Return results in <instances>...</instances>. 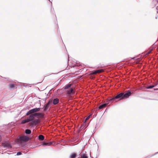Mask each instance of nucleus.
Here are the masks:
<instances>
[{"label":"nucleus","mask_w":158,"mask_h":158,"mask_svg":"<svg viewBox=\"0 0 158 158\" xmlns=\"http://www.w3.org/2000/svg\"><path fill=\"white\" fill-rule=\"evenodd\" d=\"M156 19H157V17H156Z\"/></svg>","instance_id":"nucleus-28"},{"label":"nucleus","mask_w":158,"mask_h":158,"mask_svg":"<svg viewBox=\"0 0 158 158\" xmlns=\"http://www.w3.org/2000/svg\"><path fill=\"white\" fill-rule=\"evenodd\" d=\"M154 87V85H151L150 86H148L147 87V89H152Z\"/></svg>","instance_id":"nucleus-21"},{"label":"nucleus","mask_w":158,"mask_h":158,"mask_svg":"<svg viewBox=\"0 0 158 158\" xmlns=\"http://www.w3.org/2000/svg\"><path fill=\"white\" fill-rule=\"evenodd\" d=\"M44 137L42 135H40L39 136V139L40 140H43L44 139Z\"/></svg>","instance_id":"nucleus-15"},{"label":"nucleus","mask_w":158,"mask_h":158,"mask_svg":"<svg viewBox=\"0 0 158 158\" xmlns=\"http://www.w3.org/2000/svg\"><path fill=\"white\" fill-rule=\"evenodd\" d=\"M59 102V100L58 98H56L54 99L53 101V103L54 105H55L57 104Z\"/></svg>","instance_id":"nucleus-10"},{"label":"nucleus","mask_w":158,"mask_h":158,"mask_svg":"<svg viewBox=\"0 0 158 158\" xmlns=\"http://www.w3.org/2000/svg\"><path fill=\"white\" fill-rule=\"evenodd\" d=\"M82 127H83V126H82H82H81V128H82Z\"/></svg>","instance_id":"nucleus-27"},{"label":"nucleus","mask_w":158,"mask_h":158,"mask_svg":"<svg viewBox=\"0 0 158 158\" xmlns=\"http://www.w3.org/2000/svg\"><path fill=\"white\" fill-rule=\"evenodd\" d=\"M104 71V70L102 69H99L97 70L94 72H93L90 73V75H92L93 74H96L97 73H99Z\"/></svg>","instance_id":"nucleus-5"},{"label":"nucleus","mask_w":158,"mask_h":158,"mask_svg":"<svg viewBox=\"0 0 158 158\" xmlns=\"http://www.w3.org/2000/svg\"><path fill=\"white\" fill-rule=\"evenodd\" d=\"M132 94L131 92L129 90L126 91L125 93H121L117 94L116 96L110 99L109 102L112 103L113 102H116L118 101L128 98Z\"/></svg>","instance_id":"nucleus-1"},{"label":"nucleus","mask_w":158,"mask_h":158,"mask_svg":"<svg viewBox=\"0 0 158 158\" xmlns=\"http://www.w3.org/2000/svg\"><path fill=\"white\" fill-rule=\"evenodd\" d=\"M72 85V84H70L66 85L64 88L65 89H69Z\"/></svg>","instance_id":"nucleus-18"},{"label":"nucleus","mask_w":158,"mask_h":158,"mask_svg":"<svg viewBox=\"0 0 158 158\" xmlns=\"http://www.w3.org/2000/svg\"><path fill=\"white\" fill-rule=\"evenodd\" d=\"M36 124V122L35 120L32 121L31 122L29 123V124L31 126L35 125Z\"/></svg>","instance_id":"nucleus-14"},{"label":"nucleus","mask_w":158,"mask_h":158,"mask_svg":"<svg viewBox=\"0 0 158 158\" xmlns=\"http://www.w3.org/2000/svg\"><path fill=\"white\" fill-rule=\"evenodd\" d=\"M40 110V108H35L31 109L27 112V113H26V115L28 116L31 114H33L35 112L39 111Z\"/></svg>","instance_id":"nucleus-3"},{"label":"nucleus","mask_w":158,"mask_h":158,"mask_svg":"<svg viewBox=\"0 0 158 158\" xmlns=\"http://www.w3.org/2000/svg\"><path fill=\"white\" fill-rule=\"evenodd\" d=\"M81 158H88V156L87 154L86 153H83L81 155Z\"/></svg>","instance_id":"nucleus-12"},{"label":"nucleus","mask_w":158,"mask_h":158,"mask_svg":"<svg viewBox=\"0 0 158 158\" xmlns=\"http://www.w3.org/2000/svg\"><path fill=\"white\" fill-rule=\"evenodd\" d=\"M1 138H2V137L0 135V142L1 141Z\"/></svg>","instance_id":"nucleus-26"},{"label":"nucleus","mask_w":158,"mask_h":158,"mask_svg":"<svg viewBox=\"0 0 158 158\" xmlns=\"http://www.w3.org/2000/svg\"><path fill=\"white\" fill-rule=\"evenodd\" d=\"M52 142L44 143V145L46 146H50L52 145Z\"/></svg>","instance_id":"nucleus-19"},{"label":"nucleus","mask_w":158,"mask_h":158,"mask_svg":"<svg viewBox=\"0 0 158 158\" xmlns=\"http://www.w3.org/2000/svg\"><path fill=\"white\" fill-rule=\"evenodd\" d=\"M21 154L20 152H18L17 153V155H20Z\"/></svg>","instance_id":"nucleus-23"},{"label":"nucleus","mask_w":158,"mask_h":158,"mask_svg":"<svg viewBox=\"0 0 158 158\" xmlns=\"http://www.w3.org/2000/svg\"><path fill=\"white\" fill-rule=\"evenodd\" d=\"M29 122V120L27 118L26 119H25L23 120L22 121L21 123L22 124H24L26 123H27Z\"/></svg>","instance_id":"nucleus-17"},{"label":"nucleus","mask_w":158,"mask_h":158,"mask_svg":"<svg viewBox=\"0 0 158 158\" xmlns=\"http://www.w3.org/2000/svg\"><path fill=\"white\" fill-rule=\"evenodd\" d=\"M76 156V154L75 153H73L70 156V158H75Z\"/></svg>","instance_id":"nucleus-16"},{"label":"nucleus","mask_w":158,"mask_h":158,"mask_svg":"<svg viewBox=\"0 0 158 158\" xmlns=\"http://www.w3.org/2000/svg\"><path fill=\"white\" fill-rule=\"evenodd\" d=\"M25 133L27 134H30L31 133V131L29 129H27L25 130Z\"/></svg>","instance_id":"nucleus-20"},{"label":"nucleus","mask_w":158,"mask_h":158,"mask_svg":"<svg viewBox=\"0 0 158 158\" xmlns=\"http://www.w3.org/2000/svg\"><path fill=\"white\" fill-rule=\"evenodd\" d=\"M29 139V137L27 136H21L18 139V142L19 143H21L23 142H26L28 141Z\"/></svg>","instance_id":"nucleus-2"},{"label":"nucleus","mask_w":158,"mask_h":158,"mask_svg":"<svg viewBox=\"0 0 158 158\" xmlns=\"http://www.w3.org/2000/svg\"><path fill=\"white\" fill-rule=\"evenodd\" d=\"M107 104H104L102 105L99 106L98 108L99 109H102L105 107L107 105Z\"/></svg>","instance_id":"nucleus-11"},{"label":"nucleus","mask_w":158,"mask_h":158,"mask_svg":"<svg viewBox=\"0 0 158 158\" xmlns=\"http://www.w3.org/2000/svg\"><path fill=\"white\" fill-rule=\"evenodd\" d=\"M4 148H11V146L9 143H4L2 145Z\"/></svg>","instance_id":"nucleus-9"},{"label":"nucleus","mask_w":158,"mask_h":158,"mask_svg":"<svg viewBox=\"0 0 158 158\" xmlns=\"http://www.w3.org/2000/svg\"><path fill=\"white\" fill-rule=\"evenodd\" d=\"M90 118V116H88L85 119V122L84 123H85L86 121H87V120H88Z\"/></svg>","instance_id":"nucleus-22"},{"label":"nucleus","mask_w":158,"mask_h":158,"mask_svg":"<svg viewBox=\"0 0 158 158\" xmlns=\"http://www.w3.org/2000/svg\"><path fill=\"white\" fill-rule=\"evenodd\" d=\"M52 100H50L49 102L45 105L44 106V111H45L48 109L49 105L52 103Z\"/></svg>","instance_id":"nucleus-4"},{"label":"nucleus","mask_w":158,"mask_h":158,"mask_svg":"<svg viewBox=\"0 0 158 158\" xmlns=\"http://www.w3.org/2000/svg\"><path fill=\"white\" fill-rule=\"evenodd\" d=\"M9 88L11 89H14L15 86V85L14 84H10L9 85Z\"/></svg>","instance_id":"nucleus-13"},{"label":"nucleus","mask_w":158,"mask_h":158,"mask_svg":"<svg viewBox=\"0 0 158 158\" xmlns=\"http://www.w3.org/2000/svg\"><path fill=\"white\" fill-rule=\"evenodd\" d=\"M67 93L69 95L73 94L75 92L74 91V89L73 88H70V89L67 90Z\"/></svg>","instance_id":"nucleus-6"},{"label":"nucleus","mask_w":158,"mask_h":158,"mask_svg":"<svg viewBox=\"0 0 158 158\" xmlns=\"http://www.w3.org/2000/svg\"><path fill=\"white\" fill-rule=\"evenodd\" d=\"M35 116H38L39 117L43 118L44 116V114L42 113H35Z\"/></svg>","instance_id":"nucleus-8"},{"label":"nucleus","mask_w":158,"mask_h":158,"mask_svg":"<svg viewBox=\"0 0 158 158\" xmlns=\"http://www.w3.org/2000/svg\"><path fill=\"white\" fill-rule=\"evenodd\" d=\"M152 50H151L150 51H149V52H148L147 53V54H149L152 51Z\"/></svg>","instance_id":"nucleus-24"},{"label":"nucleus","mask_w":158,"mask_h":158,"mask_svg":"<svg viewBox=\"0 0 158 158\" xmlns=\"http://www.w3.org/2000/svg\"><path fill=\"white\" fill-rule=\"evenodd\" d=\"M156 10H157V13L158 14V6L156 7Z\"/></svg>","instance_id":"nucleus-25"},{"label":"nucleus","mask_w":158,"mask_h":158,"mask_svg":"<svg viewBox=\"0 0 158 158\" xmlns=\"http://www.w3.org/2000/svg\"><path fill=\"white\" fill-rule=\"evenodd\" d=\"M31 115H30L29 117V118L27 119L29 120V122L33 120L34 118V117L35 116V114H31Z\"/></svg>","instance_id":"nucleus-7"}]
</instances>
